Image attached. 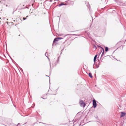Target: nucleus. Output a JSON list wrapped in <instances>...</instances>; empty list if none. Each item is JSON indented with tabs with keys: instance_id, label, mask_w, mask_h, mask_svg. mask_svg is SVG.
<instances>
[{
	"instance_id": "1",
	"label": "nucleus",
	"mask_w": 126,
	"mask_h": 126,
	"mask_svg": "<svg viewBox=\"0 0 126 126\" xmlns=\"http://www.w3.org/2000/svg\"><path fill=\"white\" fill-rule=\"evenodd\" d=\"M79 103L80 106L81 107L84 108L86 104L85 103L83 100L81 99L79 100Z\"/></svg>"
},
{
	"instance_id": "2",
	"label": "nucleus",
	"mask_w": 126,
	"mask_h": 126,
	"mask_svg": "<svg viewBox=\"0 0 126 126\" xmlns=\"http://www.w3.org/2000/svg\"><path fill=\"white\" fill-rule=\"evenodd\" d=\"M93 104L94 108H95L97 106V104L96 103V101L94 99L93 100Z\"/></svg>"
},
{
	"instance_id": "3",
	"label": "nucleus",
	"mask_w": 126,
	"mask_h": 126,
	"mask_svg": "<svg viewBox=\"0 0 126 126\" xmlns=\"http://www.w3.org/2000/svg\"><path fill=\"white\" fill-rule=\"evenodd\" d=\"M126 114V113L125 112H121V114L120 115V117H122L124 116Z\"/></svg>"
},
{
	"instance_id": "4",
	"label": "nucleus",
	"mask_w": 126,
	"mask_h": 126,
	"mask_svg": "<svg viewBox=\"0 0 126 126\" xmlns=\"http://www.w3.org/2000/svg\"><path fill=\"white\" fill-rule=\"evenodd\" d=\"M69 4H64V3H60V4H59V7H60L63 5H69Z\"/></svg>"
},
{
	"instance_id": "5",
	"label": "nucleus",
	"mask_w": 126,
	"mask_h": 126,
	"mask_svg": "<svg viewBox=\"0 0 126 126\" xmlns=\"http://www.w3.org/2000/svg\"><path fill=\"white\" fill-rule=\"evenodd\" d=\"M97 56V55H95V56H94V62H95L96 61Z\"/></svg>"
},
{
	"instance_id": "6",
	"label": "nucleus",
	"mask_w": 126,
	"mask_h": 126,
	"mask_svg": "<svg viewBox=\"0 0 126 126\" xmlns=\"http://www.w3.org/2000/svg\"><path fill=\"white\" fill-rule=\"evenodd\" d=\"M58 40H58V38H55L53 40V43L55 42L56 41H58Z\"/></svg>"
},
{
	"instance_id": "7",
	"label": "nucleus",
	"mask_w": 126,
	"mask_h": 126,
	"mask_svg": "<svg viewBox=\"0 0 126 126\" xmlns=\"http://www.w3.org/2000/svg\"><path fill=\"white\" fill-rule=\"evenodd\" d=\"M88 75L91 78H93V76L91 73H89Z\"/></svg>"
},
{
	"instance_id": "8",
	"label": "nucleus",
	"mask_w": 126,
	"mask_h": 126,
	"mask_svg": "<svg viewBox=\"0 0 126 126\" xmlns=\"http://www.w3.org/2000/svg\"><path fill=\"white\" fill-rule=\"evenodd\" d=\"M101 47L102 49V50H103V52H102V55H101V56H102L103 55V54H104V48H102Z\"/></svg>"
},
{
	"instance_id": "9",
	"label": "nucleus",
	"mask_w": 126,
	"mask_h": 126,
	"mask_svg": "<svg viewBox=\"0 0 126 126\" xmlns=\"http://www.w3.org/2000/svg\"><path fill=\"white\" fill-rule=\"evenodd\" d=\"M109 49V48L107 47H105V51L106 52H107Z\"/></svg>"
},
{
	"instance_id": "10",
	"label": "nucleus",
	"mask_w": 126,
	"mask_h": 126,
	"mask_svg": "<svg viewBox=\"0 0 126 126\" xmlns=\"http://www.w3.org/2000/svg\"><path fill=\"white\" fill-rule=\"evenodd\" d=\"M71 35V34H66V35H65L64 36V37H65L67 35ZM73 35H76V34H72Z\"/></svg>"
},
{
	"instance_id": "11",
	"label": "nucleus",
	"mask_w": 126,
	"mask_h": 126,
	"mask_svg": "<svg viewBox=\"0 0 126 126\" xmlns=\"http://www.w3.org/2000/svg\"><path fill=\"white\" fill-rule=\"evenodd\" d=\"M58 38L59 40L60 39H63V38H61V37H58Z\"/></svg>"
},
{
	"instance_id": "12",
	"label": "nucleus",
	"mask_w": 126,
	"mask_h": 126,
	"mask_svg": "<svg viewBox=\"0 0 126 126\" xmlns=\"http://www.w3.org/2000/svg\"><path fill=\"white\" fill-rule=\"evenodd\" d=\"M94 48L95 50L96 49L97 47H96L95 46H94Z\"/></svg>"
},
{
	"instance_id": "13",
	"label": "nucleus",
	"mask_w": 126,
	"mask_h": 126,
	"mask_svg": "<svg viewBox=\"0 0 126 126\" xmlns=\"http://www.w3.org/2000/svg\"><path fill=\"white\" fill-rule=\"evenodd\" d=\"M47 52H46L45 54V56H46L47 57Z\"/></svg>"
},
{
	"instance_id": "14",
	"label": "nucleus",
	"mask_w": 126,
	"mask_h": 126,
	"mask_svg": "<svg viewBox=\"0 0 126 126\" xmlns=\"http://www.w3.org/2000/svg\"><path fill=\"white\" fill-rule=\"evenodd\" d=\"M26 17H23V19L24 20H25L26 19Z\"/></svg>"
},
{
	"instance_id": "15",
	"label": "nucleus",
	"mask_w": 126,
	"mask_h": 126,
	"mask_svg": "<svg viewBox=\"0 0 126 126\" xmlns=\"http://www.w3.org/2000/svg\"><path fill=\"white\" fill-rule=\"evenodd\" d=\"M49 64H50V68H51V63H50Z\"/></svg>"
},
{
	"instance_id": "16",
	"label": "nucleus",
	"mask_w": 126,
	"mask_h": 126,
	"mask_svg": "<svg viewBox=\"0 0 126 126\" xmlns=\"http://www.w3.org/2000/svg\"><path fill=\"white\" fill-rule=\"evenodd\" d=\"M120 5H122L124 6V5H123L122 4H120Z\"/></svg>"
},
{
	"instance_id": "17",
	"label": "nucleus",
	"mask_w": 126,
	"mask_h": 126,
	"mask_svg": "<svg viewBox=\"0 0 126 126\" xmlns=\"http://www.w3.org/2000/svg\"><path fill=\"white\" fill-rule=\"evenodd\" d=\"M33 105L34 106H33V108L34 107L35 104H33Z\"/></svg>"
},
{
	"instance_id": "18",
	"label": "nucleus",
	"mask_w": 126,
	"mask_h": 126,
	"mask_svg": "<svg viewBox=\"0 0 126 126\" xmlns=\"http://www.w3.org/2000/svg\"><path fill=\"white\" fill-rule=\"evenodd\" d=\"M98 67H99L98 66H96V68H98Z\"/></svg>"
},
{
	"instance_id": "19",
	"label": "nucleus",
	"mask_w": 126,
	"mask_h": 126,
	"mask_svg": "<svg viewBox=\"0 0 126 126\" xmlns=\"http://www.w3.org/2000/svg\"><path fill=\"white\" fill-rule=\"evenodd\" d=\"M65 2L66 3H67L68 2V1H65Z\"/></svg>"
},
{
	"instance_id": "20",
	"label": "nucleus",
	"mask_w": 126,
	"mask_h": 126,
	"mask_svg": "<svg viewBox=\"0 0 126 126\" xmlns=\"http://www.w3.org/2000/svg\"><path fill=\"white\" fill-rule=\"evenodd\" d=\"M47 57V58H48V60H49V58H48V57Z\"/></svg>"
},
{
	"instance_id": "21",
	"label": "nucleus",
	"mask_w": 126,
	"mask_h": 126,
	"mask_svg": "<svg viewBox=\"0 0 126 126\" xmlns=\"http://www.w3.org/2000/svg\"><path fill=\"white\" fill-rule=\"evenodd\" d=\"M42 98L43 99H46V98H43V97H42Z\"/></svg>"
},
{
	"instance_id": "22",
	"label": "nucleus",
	"mask_w": 126,
	"mask_h": 126,
	"mask_svg": "<svg viewBox=\"0 0 126 126\" xmlns=\"http://www.w3.org/2000/svg\"><path fill=\"white\" fill-rule=\"evenodd\" d=\"M13 21L14 22H15V20H13Z\"/></svg>"
},
{
	"instance_id": "23",
	"label": "nucleus",
	"mask_w": 126,
	"mask_h": 126,
	"mask_svg": "<svg viewBox=\"0 0 126 126\" xmlns=\"http://www.w3.org/2000/svg\"><path fill=\"white\" fill-rule=\"evenodd\" d=\"M19 123H18V124L17 125H19Z\"/></svg>"
},
{
	"instance_id": "24",
	"label": "nucleus",
	"mask_w": 126,
	"mask_h": 126,
	"mask_svg": "<svg viewBox=\"0 0 126 126\" xmlns=\"http://www.w3.org/2000/svg\"><path fill=\"white\" fill-rule=\"evenodd\" d=\"M46 76H47V77H49V76H47V75H46Z\"/></svg>"
},
{
	"instance_id": "25",
	"label": "nucleus",
	"mask_w": 126,
	"mask_h": 126,
	"mask_svg": "<svg viewBox=\"0 0 126 126\" xmlns=\"http://www.w3.org/2000/svg\"><path fill=\"white\" fill-rule=\"evenodd\" d=\"M93 68H94V66H93Z\"/></svg>"
},
{
	"instance_id": "26",
	"label": "nucleus",
	"mask_w": 126,
	"mask_h": 126,
	"mask_svg": "<svg viewBox=\"0 0 126 126\" xmlns=\"http://www.w3.org/2000/svg\"><path fill=\"white\" fill-rule=\"evenodd\" d=\"M43 123V124H44V123Z\"/></svg>"
},
{
	"instance_id": "27",
	"label": "nucleus",
	"mask_w": 126,
	"mask_h": 126,
	"mask_svg": "<svg viewBox=\"0 0 126 126\" xmlns=\"http://www.w3.org/2000/svg\"><path fill=\"white\" fill-rule=\"evenodd\" d=\"M0 22H1V21H0Z\"/></svg>"
}]
</instances>
